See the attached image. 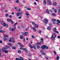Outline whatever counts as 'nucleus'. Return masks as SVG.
<instances>
[{"instance_id": "obj_1", "label": "nucleus", "mask_w": 60, "mask_h": 60, "mask_svg": "<svg viewBox=\"0 0 60 60\" xmlns=\"http://www.w3.org/2000/svg\"><path fill=\"white\" fill-rule=\"evenodd\" d=\"M56 37V35L55 34V33H53V34L51 38L52 39V40H54Z\"/></svg>"}, {"instance_id": "obj_2", "label": "nucleus", "mask_w": 60, "mask_h": 60, "mask_svg": "<svg viewBox=\"0 0 60 60\" xmlns=\"http://www.w3.org/2000/svg\"><path fill=\"white\" fill-rule=\"evenodd\" d=\"M1 24L2 25H3L4 26H5L6 27H8V25L7 24L6 25L5 23L4 22V21H1Z\"/></svg>"}, {"instance_id": "obj_3", "label": "nucleus", "mask_w": 60, "mask_h": 60, "mask_svg": "<svg viewBox=\"0 0 60 60\" xmlns=\"http://www.w3.org/2000/svg\"><path fill=\"white\" fill-rule=\"evenodd\" d=\"M32 23L33 25H34V26H35V27H38V26L37 24H35L34 22H32Z\"/></svg>"}, {"instance_id": "obj_4", "label": "nucleus", "mask_w": 60, "mask_h": 60, "mask_svg": "<svg viewBox=\"0 0 60 60\" xmlns=\"http://www.w3.org/2000/svg\"><path fill=\"white\" fill-rule=\"evenodd\" d=\"M44 22L45 24H47V23L48 22V19H44Z\"/></svg>"}, {"instance_id": "obj_5", "label": "nucleus", "mask_w": 60, "mask_h": 60, "mask_svg": "<svg viewBox=\"0 0 60 60\" xmlns=\"http://www.w3.org/2000/svg\"><path fill=\"white\" fill-rule=\"evenodd\" d=\"M16 60H23V59L22 57H20L19 59L17 58L16 59Z\"/></svg>"}, {"instance_id": "obj_6", "label": "nucleus", "mask_w": 60, "mask_h": 60, "mask_svg": "<svg viewBox=\"0 0 60 60\" xmlns=\"http://www.w3.org/2000/svg\"><path fill=\"white\" fill-rule=\"evenodd\" d=\"M22 14V12H21V13H19L18 12L17 13L16 15L17 16H19L20 15H21V14Z\"/></svg>"}, {"instance_id": "obj_7", "label": "nucleus", "mask_w": 60, "mask_h": 60, "mask_svg": "<svg viewBox=\"0 0 60 60\" xmlns=\"http://www.w3.org/2000/svg\"><path fill=\"white\" fill-rule=\"evenodd\" d=\"M47 3H48V4H49V5H51V2L50 0H48Z\"/></svg>"}, {"instance_id": "obj_8", "label": "nucleus", "mask_w": 60, "mask_h": 60, "mask_svg": "<svg viewBox=\"0 0 60 60\" xmlns=\"http://www.w3.org/2000/svg\"><path fill=\"white\" fill-rule=\"evenodd\" d=\"M57 23L56 24L57 25H58L60 23V20H57Z\"/></svg>"}, {"instance_id": "obj_9", "label": "nucleus", "mask_w": 60, "mask_h": 60, "mask_svg": "<svg viewBox=\"0 0 60 60\" xmlns=\"http://www.w3.org/2000/svg\"><path fill=\"white\" fill-rule=\"evenodd\" d=\"M27 16V18H29V14L27 13H26L25 14Z\"/></svg>"}, {"instance_id": "obj_10", "label": "nucleus", "mask_w": 60, "mask_h": 60, "mask_svg": "<svg viewBox=\"0 0 60 60\" xmlns=\"http://www.w3.org/2000/svg\"><path fill=\"white\" fill-rule=\"evenodd\" d=\"M31 29H33L34 31L35 32H36V29L34 27L31 28Z\"/></svg>"}, {"instance_id": "obj_11", "label": "nucleus", "mask_w": 60, "mask_h": 60, "mask_svg": "<svg viewBox=\"0 0 60 60\" xmlns=\"http://www.w3.org/2000/svg\"><path fill=\"white\" fill-rule=\"evenodd\" d=\"M41 49H45V45H44L42 46Z\"/></svg>"}, {"instance_id": "obj_12", "label": "nucleus", "mask_w": 60, "mask_h": 60, "mask_svg": "<svg viewBox=\"0 0 60 60\" xmlns=\"http://www.w3.org/2000/svg\"><path fill=\"white\" fill-rule=\"evenodd\" d=\"M41 53L42 54H43V55H45L46 54L45 53H44V52H43V51H41Z\"/></svg>"}, {"instance_id": "obj_13", "label": "nucleus", "mask_w": 60, "mask_h": 60, "mask_svg": "<svg viewBox=\"0 0 60 60\" xmlns=\"http://www.w3.org/2000/svg\"><path fill=\"white\" fill-rule=\"evenodd\" d=\"M29 46L30 49H33V47H32V45H31V44H29Z\"/></svg>"}, {"instance_id": "obj_14", "label": "nucleus", "mask_w": 60, "mask_h": 60, "mask_svg": "<svg viewBox=\"0 0 60 60\" xmlns=\"http://www.w3.org/2000/svg\"><path fill=\"white\" fill-rule=\"evenodd\" d=\"M60 57H59V56H58V55H57V58L56 59L57 60H59V59Z\"/></svg>"}, {"instance_id": "obj_15", "label": "nucleus", "mask_w": 60, "mask_h": 60, "mask_svg": "<svg viewBox=\"0 0 60 60\" xmlns=\"http://www.w3.org/2000/svg\"><path fill=\"white\" fill-rule=\"evenodd\" d=\"M47 29L49 30H50L51 29V27L50 26L49 27L47 28Z\"/></svg>"}, {"instance_id": "obj_16", "label": "nucleus", "mask_w": 60, "mask_h": 60, "mask_svg": "<svg viewBox=\"0 0 60 60\" xmlns=\"http://www.w3.org/2000/svg\"><path fill=\"white\" fill-rule=\"evenodd\" d=\"M43 3L44 4V5H45L46 4V1L44 0L43 2Z\"/></svg>"}, {"instance_id": "obj_17", "label": "nucleus", "mask_w": 60, "mask_h": 60, "mask_svg": "<svg viewBox=\"0 0 60 60\" xmlns=\"http://www.w3.org/2000/svg\"><path fill=\"white\" fill-rule=\"evenodd\" d=\"M10 30V31H13V32L15 31V30H14V28H12V29H11Z\"/></svg>"}, {"instance_id": "obj_18", "label": "nucleus", "mask_w": 60, "mask_h": 60, "mask_svg": "<svg viewBox=\"0 0 60 60\" xmlns=\"http://www.w3.org/2000/svg\"><path fill=\"white\" fill-rule=\"evenodd\" d=\"M2 50L3 51H4L5 50H6V49H5V48H3L2 49Z\"/></svg>"}, {"instance_id": "obj_19", "label": "nucleus", "mask_w": 60, "mask_h": 60, "mask_svg": "<svg viewBox=\"0 0 60 60\" xmlns=\"http://www.w3.org/2000/svg\"><path fill=\"white\" fill-rule=\"evenodd\" d=\"M57 4V3L56 2H54L53 3V5H56Z\"/></svg>"}, {"instance_id": "obj_20", "label": "nucleus", "mask_w": 60, "mask_h": 60, "mask_svg": "<svg viewBox=\"0 0 60 60\" xmlns=\"http://www.w3.org/2000/svg\"><path fill=\"white\" fill-rule=\"evenodd\" d=\"M20 38L21 39H22L23 38V35H20Z\"/></svg>"}, {"instance_id": "obj_21", "label": "nucleus", "mask_w": 60, "mask_h": 60, "mask_svg": "<svg viewBox=\"0 0 60 60\" xmlns=\"http://www.w3.org/2000/svg\"><path fill=\"white\" fill-rule=\"evenodd\" d=\"M7 20L8 21V22H11V19H7Z\"/></svg>"}, {"instance_id": "obj_22", "label": "nucleus", "mask_w": 60, "mask_h": 60, "mask_svg": "<svg viewBox=\"0 0 60 60\" xmlns=\"http://www.w3.org/2000/svg\"><path fill=\"white\" fill-rule=\"evenodd\" d=\"M25 35H28V32H26L24 33V36Z\"/></svg>"}, {"instance_id": "obj_23", "label": "nucleus", "mask_w": 60, "mask_h": 60, "mask_svg": "<svg viewBox=\"0 0 60 60\" xmlns=\"http://www.w3.org/2000/svg\"><path fill=\"white\" fill-rule=\"evenodd\" d=\"M32 48H34V49H36V48L33 45L32 46Z\"/></svg>"}, {"instance_id": "obj_24", "label": "nucleus", "mask_w": 60, "mask_h": 60, "mask_svg": "<svg viewBox=\"0 0 60 60\" xmlns=\"http://www.w3.org/2000/svg\"><path fill=\"white\" fill-rule=\"evenodd\" d=\"M46 12L48 14H49V10H47L46 11Z\"/></svg>"}, {"instance_id": "obj_25", "label": "nucleus", "mask_w": 60, "mask_h": 60, "mask_svg": "<svg viewBox=\"0 0 60 60\" xmlns=\"http://www.w3.org/2000/svg\"><path fill=\"white\" fill-rule=\"evenodd\" d=\"M21 34L23 36H25V33H24V32H21Z\"/></svg>"}, {"instance_id": "obj_26", "label": "nucleus", "mask_w": 60, "mask_h": 60, "mask_svg": "<svg viewBox=\"0 0 60 60\" xmlns=\"http://www.w3.org/2000/svg\"><path fill=\"white\" fill-rule=\"evenodd\" d=\"M18 53L20 54L21 52V51L20 50H18Z\"/></svg>"}, {"instance_id": "obj_27", "label": "nucleus", "mask_w": 60, "mask_h": 60, "mask_svg": "<svg viewBox=\"0 0 60 60\" xmlns=\"http://www.w3.org/2000/svg\"><path fill=\"white\" fill-rule=\"evenodd\" d=\"M23 47H24V46H22L21 47L20 49H23Z\"/></svg>"}, {"instance_id": "obj_28", "label": "nucleus", "mask_w": 60, "mask_h": 60, "mask_svg": "<svg viewBox=\"0 0 60 60\" xmlns=\"http://www.w3.org/2000/svg\"><path fill=\"white\" fill-rule=\"evenodd\" d=\"M4 36L5 38H6V37H8V36L7 35H4Z\"/></svg>"}, {"instance_id": "obj_29", "label": "nucleus", "mask_w": 60, "mask_h": 60, "mask_svg": "<svg viewBox=\"0 0 60 60\" xmlns=\"http://www.w3.org/2000/svg\"><path fill=\"white\" fill-rule=\"evenodd\" d=\"M49 24L50 26H52V24L51 23H49Z\"/></svg>"}, {"instance_id": "obj_30", "label": "nucleus", "mask_w": 60, "mask_h": 60, "mask_svg": "<svg viewBox=\"0 0 60 60\" xmlns=\"http://www.w3.org/2000/svg\"><path fill=\"white\" fill-rule=\"evenodd\" d=\"M0 33H3L4 32V31L3 30H1L0 31Z\"/></svg>"}, {"instance_id": "obj_31", "label": "nucleus", "mask_w": 60, "mask_h": 60, "mask_svg": "<svg viewBox=\"0 0 60 60\" xmlns=\"http://www.w3.org/2000/svg\"><path fill=\"white\" fill-rule=\"evenodd\" d=\"M14 38L13 37H12L10 38V39L11 40H14Z\"/></svg>"}, {"instance_id": "obj_32", "label": "nucleus", "mask_w": 60, "mask_h": 60, "mask_svg": "<svg viewBox=\"0 0 60 60\" xmlns=\"http://www.w3.org/2000/svg\"><path fill=\"white\" fill-rule=\"evenodd\" d=\"M27 10H29V11H30V10H31V8H28L27 9Z\"/></svg>"}, {"instance_id": "obj_33", "label": "nucleus", "mask_w": 60, "mask_h": 60, "mask_svg": "<svg viewBox=\"0 0 60 60\" xmlns=\"http://www.w3.org/2000/svg\"><path fill=\"white\" fill-rule=\"evenodd\" d=\"M48 48H49V47L48 46L45 45V49H48Z\"/></svg>"}, {"instance_id": "obj_34", "label": "nucleus", "mask_w": 60, "mask_h": 60, "mask_svg": "<svg viewBox=\"0 0 60 60\" xmlns=\"http://www.w3.org/2000/svg\"><path fill=\"white\" fill-rule=\"evenodd\" d=\"M53 30L54 31V32H55L56 31V28H55L53 29Z\"/></svg>"}, {"instance_id": "obj_35", "label": "nucleus", "mask_w": 60, "mask_h": 60, "mask_svg": "<svg viewBox=\"0 0 60 60\" xmlns=\"http://www.w3.org/2000/svg\"><path fill=\"white\" fill-rule=\"evenodd\" d=\"M4 52L6 53H7L8 52V51L6 50H5V51H4Z\"/></svg>"}, {"instance_id": "obj_36", "label": "nucleus", "mask_w": 60, "mask_h": 60, "mask_svg": "<svg viewBox=\"0 0 60 60\" xmlns=\"http://www.w3.org/2000/svg\"><path fill=\"white\" fill-rule=\"evenodd\" d=\"M12 49H16V47L15 46L13 47H12Z\"/></svg>"}, {"instance_id": "obj_37", "label": "nucleus", "mask_w": 60, "mask_h": 60, "mask_svg": "<svg viewBox=\"0 0 60 60\" xmlns=\"http://www.w3.org/2000/svg\"><path fill=\"white\" fill-rule=\"evenodd\" d=\"M40 42L41 44H43V41H40Z\"/></svg>"}, {"instance_id": "obj_38", "label": "nucleus", "mask_w": 60, "mask_h": 60, "mask_svg": "<svg viewBox=\"0 0 60 60\" xmlns=\"http://www.w3.org/2000/svg\"><path fill=\"white\" fill-rule=\"evenodd\" d=\"M18 44L20 45V46H21V45H22L21 44V43H20V42L18 43Z\"/></svg>"}, {"instance_id": "obj_39", "label": "nucleus", "mask_w": 60, "mask_h": 60, "mask_svg": "<svg viewBox=\"0 0 60 60\" xmlns=\"http://www.w3.org/2000/svg\"><path fill=\"white\" fill-rule=\"evenodd\" d=\"M41 32H42L41 31V30H39L38 33L39 34H41Z\"/></svg>"}, {"instance_id": "obj_40", "label": "nucleus", "mask_w": 60, "mask_h": 60, "mask_svg": "<svg viewBox=\"0 0 60 60\" xmlns=\"http://www.w3.org/2000/svg\"><path fill=\"white\" fill-rule=\"evenodd\" d=\"M58 13H60V9H58Z\"/></svg>"}, {"instance_id": "obj_41", "label": "nucleus", "mask_w": 60, "mask_h": 60, "mask_svg": "<svg viewBox=\"0 0 60 60\" xmlns=\"http://www.w3.org/2000/svg\"><path fill=\"white\" fill-rule=\"evenodd\" d=\"M52 21H56V20L54 19H53L52 20Z\"/></svg>"}, {"instance_id": "obj_42", "label": "nucleus", "mask_w": 60, "mask_h": 60, "mask_svg": "<svg viewBox=\"0 0 60 60\" xmlns=\"http://www.w3.org/2000/svg\"><path fill=\"white\" fill-rule=\"evenodd\" d=\"M15 9L16 11H17V10H18V8L16 7H15Z\"/></svg>"}, {"instance_id": "obj_43", "label": "nucleus", "mask_w": 60, "mask_h": 60, "mask_svg": "<svg viewBox=\"0 0 60 60\" xmlns=\"http://www.w3.org/2000/svg\"><path fill=\"white\" fill-rule=\"evenodd\" d=\"M16 25H17V22H16V23H15V24H14L13 25V26H16Z\"/></svg>"}, {"instance_id": "obj_44", "label": "nucleus", "mask_w": 60, "mask_h": 60, "mask_svg": "<svg viewBox=\"0 0 60 60\" xmlns=\"http://www.w3.org/2000/svg\"><path fill=\"white\" fill-rule=\"evenodd\" d=\"M37 49H39V48H40V47L39 46L37 45Z\"/></svg>"}, {"instance_id": "obj_45", "label": "nucleus", "mask_w": 60, "mask_h": 60, "mask_svg": "<svg viewBox=\"0 0 60 60\" xmlns=\"http://www.w3.org/2000/svg\"><path fill=\"white\" fill-rule=\"evenodd\" d=\"M8 17H10V18H12V16H11V15H9Z\"/></svg>"}, {"instance_id": "obj_46", "label": "nucleus", "mask_w": 60, "mask_h": 60, "mask_svg": "<svg viewBox=\"0 0 60 60\" xmlns=\"http://www.w3.org/2000/svg\"><path fill=\"white\" fill-rule=\"evenodd\" d=\"M28 55L29 56H32V54H29Z\"/></svg>"}, {"instance_id": "obj_47", "label": "nucleus", "mask_w": 60, "mask_h": 60, "mask_svg": "<svg viewBox=\"0 0 60 60\" xmlns=\"http://www.w3.org/2000/svg\"><path fill=\"white\" fill-rule=\"evenodd\" d=\"M57 11V10H56V9H55L54 10V11L55 12H56Z\"/></svg>"}, {"instance_id": "obj_48", "label": "nucleus", "mask_w": 60, "mask_h": 60, "mask_svg": "<svg viewBox=\"0 0 60 60\" xmlns=\"http://www.w3.org/2000/svg\"><path fill=\"white\" fill-rule=\"evenodd\" d=\"M52 15L53 16H55L56 15V14L54 13H52Z\"/></svg>"}, {"instance_id": "obj_49", "label": "nucleus", "mask_w": 60, "mask_h": 60, "mask_svg": "<svg viewBox=\"0 0 60 60\" xmlns=\"http://www.w3.org/2000/svg\"><path fill=\"white\" fill-rule=\"evenodd\" d=\"M5 48L6 49H7L9 48V46H6Z\"/></svg>"}, {"instance_id": "obj_50", "label": "nucleus", "mask_w": 60, "mask_h": 60, "mask_svg": "<svg viewBox=\"0 0 60 60\" xmlns=\"http://www.w3.org/2000/svg\"><path fill=\"white\" fill-rule=\"evenodd\" d=\"M16 2L17 3H19V0H16Z\"/></svg>"}, {"instance_id": "obj_51", "label": "nucleus", "mask_w": 60, "mask_h": 60, "mask_svg": "<svg viewBox=\"0 0 60 60\" xmlns=\"http://www.w3.org/2000/svg\"><path fill=\"white\" fill-rule=\"evenodd\" d=\"M8 15H9L8 14H6V15H5V16L7 17H8Z\"/></svg>"}, {"instance_id": "obj_52", "label": "nucleus", "mask_w": 60, "mask_h": 60, "mask_svg": "<svg viewBox=\"0 0 60 60\" xmlns=\"http://www.w3.org/2000/svg\"><path fill=\"white\" fill-rule=\"evenodd\" d=\"M21 18H22V17L21 16H20L18 17L19 19H21Z\"/></svg>"}, {"instance_id": "obj_53", "label": "nucleus", "mask_w": 60, "mask_h": 60, "mask_svg": "<svg viewBox=\"0 0 60 60\" xmlns=\"http://www.w3.org/2000/svg\"><path fill=\"white\" fill-rule=\"evenodd\" d=\"M11 22V24H12L13 23V22L12 21V20H11L10 21Z\"/></svg>"}, {"instance_id": "obj_54", "label": "nucleus", "mask_w": 60, "mask_h": 60, "mask_svg": "<svg viewBox=\"0 0 60 60\" xmlns=\"http://www.w3.org/2000/svg\"><path fill=\"white\" fill-rule=\"evenodd\" d=\"M12 42H13V43H15V41L14 40H12Z\"/></svg>"}, {"instance_id": "obj_55", "label": "nucleus", "mask_w": 60, "mask_h": 60, "mask_svg": "<svg viewBox=\"0 0 60 60\" xmlns=\"http://www.w3.org/2000/svg\"><path fill=\"white\" fill-rule=\"evenodd\" d=\"M32 37L33 38H34L35 37L34 36V35H32Z\"/></svg>"}, {"instance_id": "obj_56", "label": "nucleus", "mask_w": 60, "mask_h": 60, "mask_svg": "<svg viewBox=\"0 0 60 60\" xmlns=\"http://www.w3.org/2000/svg\"><path fill=\"white\" fill-rule=\"evenodd\" d=\"M22 49L23 50H24V51L26 50V49L23 48Z\"/></svg>"}, {"instance_id": "obj_57", "label": "nucleus", "mask_w": 60, "mask_h": 60, "mask_svg": "<svg viewBox=\"0 0 60 60\" xmlns=\"http://www.w3.org/2000/svg\"><path fill=\"white\" fill-rule=\"evenodd\" d=\"M4 41H6V40H7V39L6 38H4Z\"/></svg>"}, {"instance_id": "obj_58", "label": "nucleus", "mask_w": 60, "mask_h": 60, "mask_svg": "<svg viewBox=\"0 0 60 60\" xmlns=\"http://www.w3.org/2000/svg\"><path fill=\"white\" fill-rule=\"evenodd\" d=\"M34 4L35 5H37V3L35 2Z\"/></svg>"}, {"instance_id": "obj_59", "label": "nucleus", "mask_w": 60, "mask_h": 60, "mask_svg": "<svg viewBox=\"0 0 60 60\" xmlns=\"http://www.w3.org/2000/svg\"><path fill=\"white\" fill-rule=\"evenodd\" d=\"M55 32H56V33H57V34H58V33H59V32H58L57 31H56Z\"/></svg>"}, {"instance_id": "obj_60", "label": "nucleus", "mask_w": 60, "mask_h": 60, "mask_svg": "<svg viewBox=\"0 0 60 60\" xmlns=\"http://www.w3.org/2000/svg\"><path fill=\"white\" fill-rule=\"evenodd\" d=\"M57 37L58 39H59L60 38V36H57Z\"/></svg>"}, {"instance_id": "obj_61", "label": "nucleus", "mask_w": 60, "mask_h": 60, "mask_svg": "<svg viewBox=\"0 0 60 60\" xmlns=\"http://www.w3.org/2000/svg\"><path fill=\"white\" fill-rule=\"evenodd\" d=\"M54 53L55 55H56V51H54Z\"/></svg>"}, {"instance_id": "obj_62", "label": "nucleus", "mask_w": 60, "mask_h": 60, "mask_svg": "<svg viewBox=\"0 0 60 60\" xmlns=\"http://www.w3.org/2000/svg\"><path fill=\"white\" fill-rule=\"evenodd\" d=\"M11 44V43H8L7 44L8 45H10Z\"/></svg>"}, {"instance_id": "obj_63", "label": "nucleus", "mask_w": 60, "mask_h": 60, "mask_svg": "<svg viewBox=\"0 0 60 60\" xmlns=\"http://www.w3.org/2000/svg\"><path fill=\"white\" fill-rule=\"evenodd\" d=\"M39 56L40 57H42V56L41 55H40Z\"/></svg>"}, {"instance_id": "obj_64", "label": "nucleus", "mask_w": 60, "mask_h": 60, "mask_svg": "<svg viewBox=\"0 0 60 60\" xmlns=\"http://www.w3.org/2000/svg\"><path fill=\"white\" fill-rule=\"evenodd\" d=\"M28 38H26V40L27 41H28Z\"/></svg>"}]
</instances>
